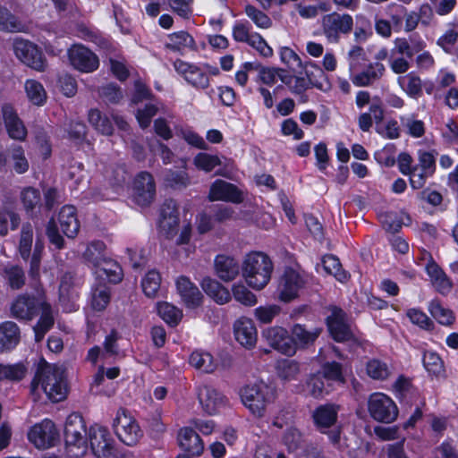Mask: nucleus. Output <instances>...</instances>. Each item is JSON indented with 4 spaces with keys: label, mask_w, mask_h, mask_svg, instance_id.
I'll use <instances>...</instances> for the list:
<instances>
[{
    "label": "nucleus",
    "mask_w": 458,
    "mask_h": 458,
    "mask_svg": "<svg viewBox=\"0 0 458 458\" xmlns=\"http://www.w3.org/2000/svg\"><path fill=\"white\" fill-rule=\"evenodd\" d=\"M377 216L386 231L396 233L402 228L403 219L397 213L378 210Z\"/></svg>",
    "instance_id": "4d7b16f0"
},
{
    "label": "nucleus",
    "mask_w": 458,
    "mask_h": 458,
    "mask_svg": "<svg viewBox=\"0 0 458 458\" xmlns=\"http://www.w3.org/2000/svg\"><path fill=\"white\" fill-rule=\"evenodd\" d=\"M400 123L406 133L412 138H420L425 133L424 123L416 119L412 114H403L399 117Z\"/></svg>",
    "instance_id": "3c124183"
},
{
    "label": "nucleus",
    "mask_w": 458,
    "mask_h": 458,
    "mask_svg": "<svg viewBox=\"0 0 458 458\" xmlns=\"http://www.w3.org/2000/svg\"><path fill=\"white\" fill-rule=\"evenodd\" d=\"M198 398L203 411L209 414H216L227 404L226 397L211 386L204 385L198 388Z\"/></svg>",
    "instance_id": "a211bd4d"
},
{
    "label": "nucleus",
    "mask_w": 458,
    "mask_h": 458,
    "mask_svg": "<svg viewBox=\"0 0 458 458\" xmlns=\"http://www.w3.org/2000/svg\"><path fill=\"white\" fill-rule=\"evenodd\" d=\"M333 390L330 382H327L318 372L311 375L305 384L306 393L314 398H322Z\"/></svg>",
    "instance_id": "72a5a7b5"
},
{
    "label": "nucleus",
    "mask_w": 458,
    "mask_h": 458,
    "mask_svg": "<svg viewBox=\"0 0 458 458\" xmlns=\"http://www.w3.org/2000/svg\"><path fill=\"white\" fill-rule=\"evenodd\" d=\"M300 373V365L295 360H283L277 366L279 377L285 381H291L297 377Z\"/></svg>",
    "instance_id": "e2e57ef3"
},
{
    "label": "nucleus",
    "mask_w": 458,
    "mask_h": 458,
    "mask_svg": "<svg viewBox=\"0 0 458 458\" xmlns=\"http://www.w3.org/2000/svg\"><path fill=\"white\" fill-rule=\"evenodd\" d=\"M214 266L216 275L224 282L234 280L240 273L239 263L233 257L227 255H217Z\"/></svg>",
    "instance_id": "b1692460"
},
{
    "label": "nucleus",
    "mask_w": 458,
    "mask_h": 458,
    "mask_svg": "<svg viewBox=\"0 0 458 458\" xmlns=\"http://www.w3.org/2000/svg\"><path fill=\"white\" fill-rule=\"evenodd\" d=\"M241 192L237 187L224 180H216L210 187L209 200H240Z\"/></svg>",
    "instance_id": "c85d7f7f"
},
{
    "label": "nucleus",
    "mask_w": 458,
    "mask_h": 458,
    "mask_svg": "<svg viewBox=\"0 0 458 458\" xmlns=\"http://www.w3.org/2000/svg\"><path fill=\"white\" fill-rule=\"evenodd\" d=\"M242 276L253 289H263L270 281L273 264L269 257L262 252L246 255L242 266Z\"/></svg>",
    "instance_id": "7ed1b4c3"
},
{
    "label": "nucleus",
    "mask_w": 458,
    "mask_h": 458,
    "mask_svg": "<svg viewBox=\"0 0 458 458\" xmlns=\"http://www.w3.org/2000/svg\"><path fill=\"white\" fill-rule=\"evenodd\" d=\"M21 332L16 323L4 321L0 324V350L9 351L13 349L20 342Z\"/></svg>",
    "instance_id": "c756f323"
},
{
    "label": "nucleus",
    "mask_w": 458,
    "mask_h": 458,
    "mask_svg": "<svg viewBox=\"0 0 458 458\" xmlns=\"http://www.w3.org/2000/svg\"><path fill=\"white\" fill-rule=\"evenodd\" d=\"M134 190L138 196L144 199V200L152 199L156 192L152 175L147 172L138 174L134 181Z\"/></svg>",
    "instance_id": "e433bc0d"
},
{
    "label": "nucleus",
    "mask_w": 458,
    "mask_h": 458,
    "mask_svg": "<svg viewBox=\"0 0 458 458\" xmlns=\"http://www.w3.org/2000/svg\"><path fill=\"white\" fill-rule=\"evenodd\" d=\"M322 266L327 274L334 276L339 282H345L349 275L342 268L338 258L334 255H326L322 258Z\"/></svg>",
    "instance_id": "a18cd8bd"
},
{
    "label": "nucleus",
    "mask_w": 458,
    "mask_h": 458,
    "mask_svg": "<svg viewBox=\"0 0 458 458\" xmlns=\"http://www.w3.org/2000/svg\"><path fill=\"white\" fill-rule=\"evenodd\" d=\"M157 309L160 318L172 327L177 326L182 318V311L169 302H157Z\"/></svg>",
    "instance_id": "c03bdc74"
},
{
    "label": "nucleus",
    "mask_w": 458,
    "mask_h": 458,
    "mask_svg": "<svg viewBox=\"0 0 458 458\" xmlns=\"http://www.w3.org/2000/svg\"><path fill=\"white\" fill-rule=\"evenodd\" d=\"M327 327L333 338L337 342H346L352 338L348 325L345 323V312L337 307H333L331 315L327 318Z\"/></svg>",
    "instance_id": "aec40b11"
},
{
    "label": "nucleus",
    "mask_w": 458,
    "mask_h": 458,
    "mask_svg": "<svg viewBox=\"0 0 458 458\" xmlns=\"http://www.w3.org/2000/svg\"><path fill=\"white\" fill-rule=\"evenodd\" d=\"M366 369L368 375L376 380H386L392 373L388 364L377 359L369 360Z\"/></svg>",
    "instance_id": "6e6d98bb"
},
{
    "label": "nucleus",
    "mask_w": 458,
    "mask_h": 458,
    "mask_svg": "<svg viewBox=\"0 0 458 458\" xmlns=\"http://www.w3.org/2000/svg\"><path fill=\"white\" fill-rule=\"evenodd\" d=\"M386 68L381 63L369 64L366 69L352 77V83L357 87H369L378 81L385 74Z\"/></svg>",
    "instance_id": "a878e982"
},
{
    "label": "nucleus",
    "mask_w": 458,
    "mask_h": 458,
    "mask_svg": "<svg viewBox=\"0 0 458 458\" xmlns=\"http://www.w3.org/2000/svg\"><path fill=\"white\" fill-rule=\"evenodd\" d=\"M58 221L64 234L71 239L77 236L80 223L77 218L76 208L73 205H64L58 215Z\"/></svg>",
    "instance_id": "393cba45"
},
{
    "label": "nucleus",
    "mask_w": 458,
    "mask_h": 458,
    "mask_svg": "<svg viewBox=\"0 0 458 458\" xmlns=\"http://www.w3.org/2000/svg\"><path fill=\"white\" fill-rule=\"evenodd\" d=\"M72 277L68 275L64 276L62 278L60 288H59V299L64 310L67 312L74 311L78 309L76 304L77 294L74 292H71L70 280Z\"/></svg>",
    "instance_id": "58836bf2"
},
{
    "label": "nucleus",
    "mask_w": 458,
    "mask_h": 458,
    "mask_svg": "<svg viewBox=\"0 0 458 458\" xmlns=\"http://www.w3.org/2000/svg\"><path fill=\"white\" fill-rule=\"evenodd\" d=\"M407 317L410 318L411 323L419 326L420 328L425 330H433V321L421 310L417 309H411L407 311Z\"/></svg>",
    "instance_id": "774afa93"
},
{
    "label": "nucleus",
    "mask_w": 458,
    "mask_h": 458,
    "mask_svg": "<svg viewBox=\"0 0 458 458\" xmlns=\"http://www.w3.org/2000/svg\"><path fill=\"white\" fill-rule=\"evenodd\" d=\"M368 409L375 420L384 423L393 422L398 415L396 404L390 397L382 393H374L369 396Z\"/></svg>",
    "instance_id": "f8f14e48"
},
{
    "label": "nucleus",
    "mask_w": 458,
    "mask_h": 458,
    "mask_svg": "<svg viewBox=\"0 0 458 458\" xmlns=\"http://www.w3.org/2000/svg\"><path fill=\"white\" fill-rule=\"evenodd\" d=\"M4 277L8 285L13 290L21 289L26 281V276L22 267L17 265H7L4 268Z\"/></svg>",
    "instance_id": "49530a36"
},
{
    "label": "nucleus",
    "mask_w": 458,
    "mask_h": 458,
    "mask_svg": "<svg viewBox=\"0 0 458 458\" xmlns=\"http://www.w3.org/2000/svg\"><path fill=\"white\" fill-rule=\"evenodd\" d=\"M423 365L427 371L435 377H441L445 374L444 361L435 352L427 351L424 352Z\"/></svg>",
    "instance_id": "603ef678"
},
{
    "label": "nucleus",
    "mask_w": 458,
    "mask_h": 458,
    "mask_svg": "<svg viewBox=\"0 0 458 458\" xmlns=\"http://www.w3.org/2000/svg\"><path fill=\"white\" fill-rule=\"evenodd\" d=\"M40 318L37 324L33 327L35 341L37 343H39L44 339L46 334L53 327L55 324L53 310L48 302L43 306V308L40 310Z\"/></svg>",
    "instance_id": "7c9ffc66"
},
{
    "label": "nucleus",
    "mask_w": 458,
    "mask_h": 458,
    "mask_svg": "<svg viewBox=\"0 0 458 458\" xmlns=\"http://www.w3.org/2000/svg\"><path fill=\"white\" fill-rule=\"evenodd\" d=\"M13 48L15 56L25 65L37 72H44L47 60L40 48L30 40L16 38Z\"/></svg>",
    "instance_id": "6e6552de"
},
{
    "label": "nucleus",
    "mask_w": 458,
    "mask_h": 458,
    "mask_svg": "<svg viewBox=\"0 0 458 458\" xmlns=\"http://www.w3.org/2000/svg\"><path fill=\"white\" fill-rule=\"evenodd\" d=\"M161 276L157 270H150L142 278L141 287L148 298H157L160 290Z\"/></svg>",
    "instance_id": "09e8293b"
},
{
    "label": "nucleus",
    "mask_w": 458,
    "mask_h": 458,
    "mask_svg": "<svg viewBox=\"0 0 458 458\" xmlns=\"http://www.w3.org/2000/svg\"><path fill=\"white\" fill-rule=\"evenodd\" d=\"M96 273L98 276H106L109 283L118 284L123 279V269L120 265L106 258L100 267H97Z\"/></svg>",
    "instance_id": "ea45409f"
},
{
    "label": "nucleus",
    "mask_w": 458,
    "mask_h": 458,
    "mask_svg": "<svg viewBox=\"0 0 458 458\" xmlns=\"http://www.w3.org/2000/svg\"><path fill=\"white\" fill-rule=\"evenodd\" d=\"M428 310L432 317L441 325L450 326L455 319L454 312L445 308L438 300L431 301Z\"/></svg>",
    "instance_id": "8fccbe9b"
},
{
    "label": "nucleus",
    "mask_w": 458,
    "mask_h": 458,
    "mask_svg": "<svg viewBox=\"0 0 458 458\" xmlns=\"http://www.w3.org/2000/svg\"><path fill=\"white\" fill-rule=\"evenodd\" d=\"M243 405L255 416L261 418L276 399V389L260 380L244 386L240 391Z\"/></svg>",
    "instance_id": "f03ea898"
},
{
    "label": "nucleus",
    "mask_w": 458,
    "mask_h": 458,
    "mask_svg": "<svg viewBox=\"0 0 458 458\" xmlns=\"http://www.w3.org/2000/svg\"><path fill=\"white\" fill-rule=\"evenodd\" d=\"M2 114L6 131L10 138L23 141L27 137V128L19 117L14 107L10 104L2 106Z\"/></svg>",
    "instance_id": "6ab92c4d"
},
{
    "label": "nucleus",
    "mask_w": 458,
    "mask_h": 458,
    "mask_svg": "<svg viewBox=\"0 0 458 458\" xmlns=\"http://www.w3.org/2000/svg\"><path fill=\"white\" fill-rule=\"evenodd\" d=\"M353 18L345 13L333 12L321 19V30L327 41L337 44L343 36L349 35L353 29Z\"/></svg>",
    "instance_id": "39448f33"
},
{
    "label": "nucleus",
    "mask_w": 458,
    "mask_h": 458,
    "mask_svg": "<svg viewBox=\"0 0 458 458\" xmlns=\"http://www.w3.org/2000/svg\"><path fill=\"white\" fill-rule=\"evenodd\" d=\"M47 302L43 294H21L12 304V316L20 320H32Z\"/></svg>",
    "instance_id": "9d476101"
},
{
    "label": "nucleus",
    "mask_w": 458,
    "mask_h": 458,
    "mask_svg": "<svg viewBox=\"0 0 458 458\" xmlns=\"http://www.w3.org/2000/svg\"><path fill=\"white\" fill-rule=\"evenodd\" d=\"M263 335L268 344L282 354L293 356L296 353V344L284 327H269L264 331Z\"/></svg>",
    "instance_id": "f3484780"
},
{
    "label": "nucleus",
    "mask_w": 458,
    "mask_h": 458,
    "mask_svg": "<svg viewBox=\"0 0 458 458\" xmlns=\"http://www.w3.org/2000/svg\"><path fill=\"white\" fill-rule=\"evenodd\" d=\"M33 240V229L30 224L22 225L19 242V251L21 258L27 260L30 258Z\"/></svg>",
    "instance_id": "bf43d9fd"
},
{
    "label": "nucleus",
    "mask_w": 458,
    "mask_h": 458,
    "mask_svg": "<svg viewBox=\"0 0 458 458\" xmlns=\"http://www.w3.org/2000/svg\"><path fill=\"white\" fill-rule=\"evenodd\" d=\"M64 440L70 453H72V448L78 450L72 455L79 456L84 454L87 444V429L85 421L79 413H72L67 417L64 426Z\"/></svg>",
    "instance_id": "0eeeda50"
},
{
    "label": "nucleus",
    "mask_w": 458,
    "mask_h": 458,
    "mask_svg": "<svg viewBox=\"0 0 458 458\" xmlns=\"http://www.w3.org/2000/svg\"><path fill=\"white\" fill-rule=\"evenodd\" d=\"M233 332L236 341L246 349L256 345L258 332L250 318L242 317L237 319L233 325Z\"/></svg>",
    "instance_id": "4be33fe9"
},
{
    "label": "nucleus",
    "mask_w": 458,
    "mask_h": 458,
    "mask_svg": "<svg viewBox=\"0 0 458 458\" xmlns=\"http://www.w3.org/2000/svg\"><path fill=\"white\" fill-rule=\"evenodd\" d=\"M234 300L245 306H254L257 303V298L243 284H233L232 288Z\"/></svg>",
    "instance_id": "69168bd1"
},
{
    "label": "nucleus",
    "mask_w": 458,
    "mask_h": 458,
    "mask_svg": "<svg viewBox=\"0 0 458 458\" xmlns=\"http://www.w3.org/2000/svg\"><path fill=\"white\" fill-rule=\"evenodd\" d=\"M318 374L323 377L327 382H330L332 387L335 383H344L342 373V365L338 362L332 361L325 363Z\"/></svg>",
    "instance_id": "5fc2aeb1"
},
{
    "label": "nucleus",
    "mask_w": 458,
    "mask_h": 458,
    "mask_svg": "<svg viewBox=\"0 0 458 458\" xmlns=\"http://www.w3.org/2000/svg\"><path fill=\"white\" fill-rule=\"evenodd\" d=\"M168 46L176 50L185 47L193 49L195 47V41L188 32L179 31L169 36Z\"/></svg>",
    "instance_id": "680f3d73"
},
{
    "label": "nucleus",
    "mask_w": 458,
    "mask_h": 458,
    "mask_svg": "<svg viewBox=\"0 0 458 458\" xmlns=\"http://www.w3.org/2000/svg\"><path fill=\"white\" fill-rule=\"evenodd\" d=\"M282 441L290 453L297 454L304 450V436L296 427L291 426L287 428L282 437Z\"/></svg>",
    "instance_id": "f704fd0d"
},
{
    "label": "nucleus",
    "mask_w": 458,
    "mask_h": 458,
    "mask_svg": "<svg viewBox=\"0 0 458 458\" xmlns=\"http://www.w3.org/2000/svg\"><path fill=\"white\" fill-rule=\"evenodd\" d=\"M90 448L97 458H116L114 441L109 431L101 426H91L89 430Z\"/></svg>",
    "instance_id": "9b49d317"
},
{
    "label": "nucleus",
    "mask_w": 458,
    "mask_h": 458,
    "mask_svg": "<svg viewBox=\"0 0 458 458\" xmlns=\"http://www.w3.org/2000/svg\"><path fill=\"white\" fill-rule=\"evenodd\" d=\"M394 45V48L391 50L393 55H405L408 58H411L415 53L422 50L425 47V43L422 40H419L411 45L404 38H395Z\"/></svg>",
    "instance_id": "a19ab883"
},
{
    "label": "nucleus",
    "mask_w": 458,
    "mask_h": 458,
    "mask_svg": "<svg viewBox=\"0 0 458 458\" xmlns=\"http://www.w3.org/2000/svg\"><path fill=\"white\" fill-rule=\"evenodd\" d=\"M41 391L54 403L63 401L66 397L67 384L61 368L45 364L38 369L30 384V393L34 401L40 398Z\"/></svg>",
    "instance_id": "f257e3e1"
},
{
    "label": "nucleus",
    "mask_w": 458,
    "mask_h": 458,
    "mask_svg": "<svg viewBox=\"0 0 458 458\" xmlns=\"http://www.w3.org/2000/svg\"><path fill=\"white\" fill-rule=\"evenodd\" d=\"M426 255L428 257V260L426 265V272L430 278L433 287L440 294L447 295L454 286L452 280L437 264L429 253H426Z\"/></svg>",
    "instance_id": "412c9836"
},
{
    "label": "nucleus",
    "mask_w": 458,
    "mask_h": 458,
    "mask_svg": "<svg viewBox=\"0 0 458 458\" xmlns=\"http://www.w3.org/2000/svg\"><path fill=\"white\" fill-rule=\"evenodd\" d=\"M339 406L334 403L318 405L312 412V420L317 429L327 434L330 442L336 445L340 441L341 429L336 427Z\"/></svg>",
    "instance_id": "20e7f679"
},
{
    "label": "nucleus",
    "mask_w": 458,
    "mask_h": 458,
    "mask_svg": "<svg viewBox=\"0 0 458 458\" xmlns=\"http://www.w3.org/2000/svg\"><path fill=\"white\" fill-rule=\"evenodd\" d=\"M179 212L175 202H164L160 208L158 233L165 239H173L178 232Z\"/></svg>",
    "instance_id": "dca6fc26"
},
{
    "label": "nucleus",
    "mask_w": 458,
    "mask_h": 458,
    "mask_svg": "<svg viewBox=\"0 0 458 458\" xmlns=\"http://www.w3.org/2000/svg\"><path fill=\"white\" fill-rule=\"evenodd\" d=\"M28 438L37 448L47 449L58 441L59 433L55 423L45 419L30 428Z\"/></svg>",
    "instance_id": "ddd939ff"
},
{
    "label": "nucleus",
    "mask_w": 458,
    "mask_h": 458,
    "mask_svg": "<svg viewBox=\"0 0 458 458\" xmlns=\"http://www.w3.org/2000/svg\"><path fill=\"white\" fill-rule=\"evenodd\" d=\"M110 301V289L106 285H99L92 291L91 305L95 310H105Z\"/></svg>",
    "instance_id": "052dcab7"
},
{
    "label": "nucleus",
    "mask_w": 458,
    "mask_h": 458,
    "mask_svg": "<svg viewBox=\"0 0 458 458\" xmlns=\"http://www.w3.org/2000/svg\"><path fill=\"white\" fill-rule=\"evenodd\" d=\"M189 362L192 367L205 373H211L216 369L213 357L208 352H193L190 356Z\"/></svg>",
    "instance_id": "de8ad7c7"
},
{
    "label": "nucleus",
    "mask_w": 458,
    "mask_h": 458,
    "mask_svg": "<svg viewBox=\"0 0 458 458\" xmlns=\"http://www.w3.org/2000/svg\"><path fill=\"white\" fill-rule=\"evenodd\" d=\"M177 292L189 309H196L202 303L203 295L199 288L184 276H181L176 280Z\"/></svg>",
    "instance_id": "5701e85b"
},
{
    "label": "nucleus",
    "mask_w": 458,
    "mask_h": 458,
    "mask_svg": "<svg viewBox=\"0 0 458 458\" xmlns=\"http://www.w3.org/2000/svg\"><path fill=\"white\" fill-rule=\"evenodd\" d=\"M113 428L118 438L130 446L136 445L143 436L136 420L123 409L117 411Z\"/></svg>",
    "instance_id": "1a4fd4ad"
},
{
    "label": "nucleus",
    "mask_w": 458,
    "mask_h": 458,
    "mask_svg": "<svg viewBox=\"0 0 458 458\" xmlns=\"http://www.w3.org/2000/svg\"><path fill=\"white\" fill-rule=\"evenodd\" d=\"M72 66L81 72H92L99 66L98 57L88 47L75 44L68 49Z\"/></svg>",
    "instance_id": "4468645a"
},
{
    "label": "nucleus",
    "mask_w": 458,
    "mask_h": 458,
    "mask_svg": "<svg viewBox=\"0 0 458 458\" xmlns=\"http://www.w3.org/2000/svg\"><path fill=\"white\" fill-rule=\"evenodd\" d=\"M201 286L204 292L218 304L227 303L231 300L229 290L215 279L204 278Z\"/></svg>",
    "instance_id": "2f4dec72"
},
{
    "label": "nucleus",
    "mask_w": 458,
    "mask_h": 458,
    "mask_svg": "<svg viewBox=\"0 0 458 458\" xmlns=\"http://www.w3.org/2000/svg\"><path fill=\"white\" fill-rule=\"evenodd\" d=\"M24 90L29 101L37 106H41L47 102V91L37 80L28 79L24 82Z\"/></svg>",
    "instance_id": "c9c22d12"
},
{
    "label": "nucleus",
    "mask_w": 458,
    "mask_h": 458,
    "mask_svg": "<svg viewBox=\"0 0 458 458\" xmlns=\"http://www.w3.org/2000/svg\"><path fill=\"white\" fill-rule=\"evenodd\" d=\"M89 122L97 131L103 134L110 135L113 132L111 121L106 116H103L98 109H91L89 112Z\"/></svg>",
    "instance_id": "13d9d810"
},
{
    "label": "nucleus",
    "mask_w": 458,
    "mask_h": 458,
    "mask_svg": "<svg viewBox=\"0 0 458 458\" xmlns=\"http://www.w3.org/2000/svg\"><path fill=\"white\" fill-rule=\"evenodd\" d=\"M28 369L22 362L14 364L0 363V381H21L26 376Z\"/></svg>",
    "instance_id": "37998d69"
},
{
    "label": "nucleus",
    "mask_w": 458,
    "mask_h": 458,
    "mask_svg": "<svg viewBox=\"0 0 458 458\" xmlns=\"http://www.w3.org/2000/svg\"><path fill=\"white\" fill-rule=\"evenodd\" d=\"M174 67L189 84L197 89H207L209 86V75L216 76L219 73L216 66L208 64L195 65L182 60H176Z\"/></svg>",
    "instance_id": "423d86ee"
},
{
    "label": "nucleus",
    "mask_w": 458,
    "mask_h": 458,
    "mask_svg": "<svg viewBox=\"0 0 458 458\" xmlns=\"http://www.w3.org/2000/svg\"><path fill=\"white\" fill-rule=\"evenodd\" d=\"M244 13L248 18L259 29L267 30L272 27L271 18L263 11L256 8L254 5L246 4Z\"/></svg>",
    "instance_id": "864d4df0"
},
{
    "label": "nucleus",
    "mask_w": 458,
    "mask_h": 458,
    "mask_svg": "<svg viewBox=\"0 0 458 458\" xmlns=\"http://www.w3.org/2000/svg\"><path fill=\"white\" fill-rule=\"evenodd\" d=\"M0 30L6 32H24L26 25L7 8L0 6Z\"/></svg>",
    "instance_id": "79ce46f5"
},
{
    "label": "nucleus",
    "mask_w": 458,
    "mask_h": 458,
    "mask_svg": "<svg viewBox=\"0 0 458 458\" xmlns=\"http://www.w3.org/2000/svg\"><path fill=\"white\" fill-rule=\"evenodd\" d=\"M397 83L403 91L411 98L417 99L422 94V81L414 72L399 76Z\"/></svg>",
    "instance_id": "473e14b6"
},
{
    "label": "nucleus",
    "mask_w": 458,
    "mask_h": 458,
    "mask_svg": "<svg viewBox=\"0 0 458 458\" xmlns=\"http://www.w3.org/2000/svg\"><path fill=\"white\" fill-rule=\"evenodd\" d=\"M305 284L306 278L303 274L291 267L286 268L278 286L280 299L284 301L293 300Z\"/></svg>",
    "instance_id": "2eb2a0df"
},
{
    "label": "nucleus",
    "mask_w": 458,
    "mask_h": 458,
    "mask_svg": "<svg viewBox=\"0 0 458 458\" xmlns=\"http://www.w3.org/2000/svg\"><path fill=\"white\" fill-rule=\"evenodd\" d=\"M322 329L319 327L308 328L305 325L295 324L291 330V337L298 348H306L314 344Z\"/></svg>",
    "instance_id": "cd10ccee"
},
{
    "label": "nucleus",
    "mask_w": 458,
    "mask_h": 458,
    "mask_svg": "<svg viewBox=\"0 0 458 458\" xmlns=\"http://www.w3.org/2000/svg\"><path fill=\"white\" fill-rule=\"evenodd\" d=\"M250 47L254 48L259 55L263 57H271L273 55L272 47L267 43L264 38L258 32L251 35L250 39L247 43Z\"/></svg>",
    "instance_id": "338daca9"
},
{
    "label": "nucleus",
    "mask_w": 458,
    "mask_h": 458,
    "mask_svg": "<svg viewBox=\"0 0 458 458\" xmlns=\"http://www.w3.org/2000/svg\"><path fill=\"white\" fill-rule=\"evenodd\" d=\"M105 251L106 244L101 241H94L87 246L83 259L89 265L97 268L106 259Z\"/></svg>",
    "instance_id": "4c0bfd02"
},
{
    "label": "nucleus",
    "mask_w": 458,
    "mask_h": 458,
    "mask_svg": "<svg viewBox=\"0 0 458 458\" xmlns=\"http://www.w3.org/2000/svg\"><path fill=\"white\" fill-rule=\"evenodd\" d=\"M180 447L191 455H200L204 445L199 436L191 428H183L178 433Z\"/></svg>",
    "instance_id": "bb28decb"
},
{
    "label": "nucleus",
    "mask_w": 458,
    "mask_h": 458,
    "mask_svg": "<svg viewBox=\"0 0 458 458\" xmlns=\"http://www.w3.org/2000/svg\"><path fill=\"white\" fill-rule=\"evenodd\" d=\"M193 163L197 168L205 172H210L215 167L221 165V160L216 155L201 152L194 157Z\"/></svg>",
    "instance_id": "0e129e2a"
}]
</instances>
